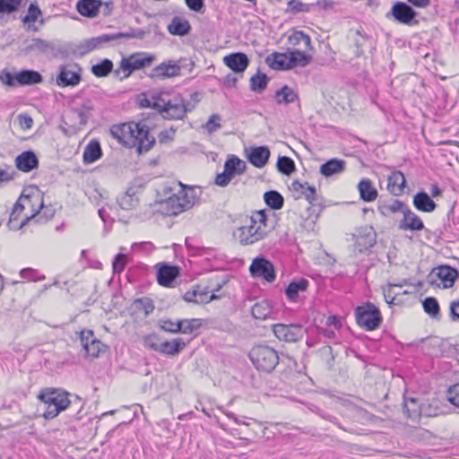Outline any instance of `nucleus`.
Masks as SVG:
<instances>
[{"mask_svg": "<svg viewBox=\"0 0 459 459\" xmlns=\"http://www.w3.org/2000/svg\"><path fill=\"white\" fill-rule=\"evenodd\" d=\"M272 230L266 213L264 211H256L236 230L234 237L241 245H252L263 240Z\"/></svg>", "mask_w": 459, "mask_h": 459, "instance_id": "1", "label": "nucleus"}, {"mask_svg": "<svg viewBox=\"0 0 459 459\" xmlns=\"http://www.w3.org/2000/svg\"><path fill=\"white\" fill-rule=\"evenodd\" d=\"M68 392L58 388H44L38 394V399L44 405L42 416L53 420L71 404Z\"/></svg>", "mask_w": 459, "mask_h": 459, "instance_id": "2", "label": "nucleus"}, {"mask_svg": "<svg viewBox=\"0 0 459 459\" xmlns=\"http://www.w3.org/2000/svg\"><path fill=\"white\" fill-rule=\"evenodd\" d=\"M119 130L122 134L121 139L136 147L140 153L150 151L155 143V138L149 134L147 127L140 123L123 124Z\"/></svg>", "mask_w": 459, "mask_h": 459, "instance_id": "3", "label": "nucleus"}, {"mask_svg": "<svg viewBox=\"0 0 459 459\" xmlns=\"http://www.w3.org/2000/svg\"><path fill=\"white\" fill-rule=\"evenodd\" d=\"M196 200L194 188L180 185L178 190L163 203V211L169 215H178L192 208Z\"/></svg>", "mask_w": 459, "mask_h": 459, "instance_id": "4", "label": "nucleus"}, {"mask_svg": "<svg viewBox=\"0 0 459 459\" xmlns=\"http://www.w3.org/2000/svg\"><path fill=\"white\" fill-rule=\"evenodd\" d=\"M266 64L274 70H290L294 67H305L308 65V56L299 52L287 50L284 53L274 52L265 59Z\"/></svg>", "mask_w": 459, "mask_h": 459, "instance_id": "5", "label": "nucleus"}, {"mask_svg": "<svg viewBox=\"0 0 459 459\" xmlns=\"http://www.w3.org/2000/svg\"><path fill=\"white\" fill-rule=\"evenodd\" d=\"M250 359L258 370L273 371L279 363V356L275 350L266 345L254 347L249 352Z\"/></svg>", "mask_w": 459, "mask_h": 459, "instance_id": "6", "label": "nucleus"}, {"mask_svg": "<svg viewBox=\"0 0 459 459\" xmlns=\"http://www.w3.org/2000/svg\"><path fill=\"white\" fill-rule=\"evenodd\" d=\"M17 203L24 212L23 221H29L35 219L43 208V196L38 189H28L22 194Z\"/></svg>", "mask_w": 459, "mask_h": 459, "instance_id": "7", "label": "nucleus"}, {"mask_svg": "<svg viewBox=\"0 0 459 459\" xmlns=\"http://www.w3.org/2000/svg\"><path fill=\"white\" fill-rule=\"evenodd\" d=\"M457 277V270L449 265H440L429 273L427 282L435 288L448 289L454 285Z\"/></svg>", "mask_w": 459, "mask_h": 459, "instance_id": "8", "label": "nucleus"}, {"mask_svg": "<svg viewBox=\"0 0 459 459\" xmlns=\"http://www.w3.org/2000/svg\"><path fill=\"white\" fill-rule=\"evenodd\" d=\"M287 50L306 54L308 56V64L312 61L315 50L307 34L301 30H290L287 33Z\"/></svg>", "mask_w": 459, "mask_h": 459, "instance_id": "9", "label": "nucleus"}, {"mask_svg": "<svg viewBox=\"0 0 459 459\" xmlns=\"http://www.w3.org/2000/svg\"><path fill=\"white\" fill-rule=\"evenodd\" d=\"M155 107L167 119H181L186 113L185 100L179 95L169 100L162 106L155 104Z\"/></svg>", "mask_w": 459, "mask_h": 459, "instance_id": "10", "label": "nucleus"}, {"mask_svg": "<svg viewBox=\"0 0 459 459\" xmlns=\"http://www.w3.org/2000/svg\"><path fill=\"white\" fill-rule=\"evenodd\" d=\"M153 59L152 56L145 53H136L123 58L120 62V69L125 73L124 78H127L134 71L151 65Z\"/></svg>", "mask_w": 459, "mask_h": 459, "instance_id": "11", "label": "nucleus"}, {"mask_svg": "<svg viewBox=\"0 0 459 459\" xmlns=\"http://www.w3.org/2000/svg\"><path fill=\"white\" fill-rule=\"evenodd\" d=\"M275 337L283 342H296L303 337V328L299 325L276 324L273 326Z\"/></svg>", "mask_w": 459, "mask_h": 459, "instance_id": "12", "label": "nucleus"}, {"mask_svg": "<svg viewBox=\"0 0 459 459\" xmlns=\"http://www.w3.org/2000/svg\"><path fill=\"white\" fill-rule=\"evenodd\" d=\"M250 273L255 277H262L271 282L275 279L273 264L264 257H256L250 265Z\"/></svg>", "mask_w": 459, "mask_h": 459, "instance_id": "13", "label": "nucleus"}, {"mask_svg": "<svg viewBox=\"0 0 459 459\" xmlns=\"http://www.w3.org/2000/svg\"><path fill=\"white\" fill-rule=\"evenodd\" d=\"M392 15L398 22L405 25L417 23L415 17L416 12L406 3L396 2L391 9Z\"/></svg>", "mask_w": 459, "mask_h": 459, "instance_id": "14", "label": "nucleus"}, {"mask_svg": "<svg viewBox=\"0 0 459 459\" xmlns=\"http://www.w3.org/2000/svg\"><path fill=\"white\" fill-rule=\"evenodd\" d=\"M81 81L80 68L76 65H69L60 67L56 77V83L61 87L75 86Z\"/></svg>", "mask_w": 459, "mask_h": 459, "instance_id": "15", "label": "nucleus"}, {"mask_svg": "<svg viewBox=\"0 0 459 459\" xmlns=\"http://www.w3.org/2000/svg\"><path fill=\"white\" fill-rule=\"evenodd\" d=\"M103 5L107 8L108 11L106 14H108L112 3H103L100 0H79L76 4V9L78 13L84 17L95 18L98 16L100 9Z\"/></svg>", "mask_w": 459, "mask_h": 459, "instance_id": "16", "label": "nucleus"}, {"mask_svg": "<svg viewBox=\"0 0 459 459\" xmlns=\"http://www.w3.org/2000/svg\"><path fill=\"white\" fill-rule=\"evenodd\" d=\"M157 281L163 287H171L173 281L179 275V267L166 263H159L155 265Z\"/></svg>", "mask_w": 459, "mask_h": 459, "instance_id": "17", "label": "nucleus"}, {"mask_svg": "<svg viewBox=\"0 0 459 459\" xmlns=\"http://www.w3.org/2000/svg\"><path fill=\"white\" fill-rule=\"evenodd\" d=\"M289 188L296 200L305 198L310 204L316 200V188L307 182L294 180Z\"/></svg>", "mask_w": 459, "mask_h": 459, "instance_id": "18", "label": "nucleus"}, {"mask_svg": "<svg viewBox=\"0 0 459 459\" xmlns=\"http://www.w3.org/2000/svg\"><path fill=\"white\" fill-rule=\"evenodd\" d=\"M179 63V61H169L161 63L152 69L151 76L157 79H166L178 76L182 68Z\"/></svg>", "mask_w": 459, "mask_h": 459, "instance_id": "19", "label": "nucleus"}, {"mask_svg": "<svg viewBox=\"0 0 459 459\" xmlns=\"http://www.w3.org/2000/svg\"><path fill=\"white\" fill-rule=\"evenodd\" d=\"M148 345L160 353L174 356L178 354L185 347L186 342L180 339H173L172 341H165L159 343L148 342Z\"/></svg>", "mask_w": 459, "mask_h": 459, "instance_id": "20", "label": "nucleus"}, {"mask_svg": "<svg viewBox=\"0 0 459 459\" xmlns=\"http://www.w3.org/2000/svg\"><path fill=\"white\" fill-rule=\"evenodd\" d=\"M402 213L403 217L399 221V230L418 231L424 229V224L421 219L416 213L411 211L407 205Z\"/></svg>", "mask_w": 459, "mask_h": 459, "instance_id": "21", "label": "nucleus"}, {"mask_svg": "<svg viewBox=\"0 0 459 459\" xmlns=\"http://www.w3.org/2000/svg\"><path fill=\"white\" fill-rule=\"evenodd\" d=\"M247 152L248 161L255 168H264L270 158V150L266 146L250 147Z\"/></svg>", "mask_w": 459, "mask_h": 459, "instance_id": "22", "label": "nucleus"}, {"mask_svg": "<svg viewBox=\"0 0 459 459\" xmlns=\"http://www.w3.org/2000/svg\"><path fill=\"white\" fill-rule=\"evenodd\" d=\"M217 297L211 294L207 288L202 286H195L192 290L186 291L184 295V299L186 302L195 304H205L215 299Z\"/></svg>", "mask_w": 459, "mask_h": 459, "instance_id": "23", "label": "nucleus"}, {"mask_svg": "<svg viewBox=\"0 0 459 459\" xmlns=\"http://www.w3.org/2000/svg\"><path fill=\"white\" fill-rule=\"evenodd\" d=\"M354 246L360 253L368 250L373 246L371 226H365L357 230L356 234H354Z\"/></svg>", "mask_w": 459, "mask_h": 459, "instance_id": "24", "label": "nucleus"}, {"mask_svg": "<svg viewBox=\"0 0 459 459\" xmlns=\"http://www.w3.org/2000/svg\"><path fill=\"white\" fill-rule=\"evenodd\" d=\"M223 63L235 73H243L248 66L249 59L244 53H233L224 56Z\"/></svg>", "mask_w": 459, "mask_h": 459, "instance_id": "25", "label": "nucleus"}, {"mask_svg": "<svg viewBox=\"0 0 459 459\" xmlns=\"http://www.w3.org/2000/svg\"><path fill=\"white\" fill-rule=\"evenodd\" d=\"M356 320L360 327L368 331L373 330V305L367 303L356 308Z\"/></svg>", "mask_w": 459, "mask_h": 459, "instance_id": "26", "label": "nucleus"}, {"mask_svg": "<svg viewBox=\"0 0 459 459\" xmlns=\"http://www.w3.org/2000/svg\"><path fill=\"white\" fill-rule=\"evenodd\" d=\"M406 179L401 171H393L388 176L387 189L394 196H400L404 191Z\"/></svg>", "mask_w": 459, "mask_h": 459, "instance_id": "27", "label": "nucleus"}, {"mask_svg": "<svg viewBox=\"0 0 459 459\" xmlns=\"http://www.w3.org/2000/svg\"><path fill=\"white\" fill-rule=\"evenodd\" d=\"M406 204L398 199H389L387 201H379L377 204L378 212L385 217L391 216L397 212H403Z\"/></svg>", "mask_w": 459, "mask_h": 459, "instance_id": "28", "label": "nucleus"}, {"mask_svg": "<svg viewBox=\"0 0 459 459\" xmlns=\"http://www.w3.org/2000/svg\"><path fill=\"white\" fill-rule=\"evenodd\" d=\"M18 169L29 172L38 166V159L32 152H24L15 159Z\"/></svg>", "mask_w": 459, "mask_h": 459, "instance_id": "29", "label": "nucleus"}, {"mask_svg": "<svg viewBox=\"0 0 459 459\" xmlns=\"http://www.w3.org/2000/svg\"><path fill=\"white\" fill-rule=\"evenodd\" d=\"M252 315L259 320L274 319V311L267 300L256 302L252 307Z\"/></svg>", "mask_w": 459, "mask_h": 459, "instance_id": "30", "label": "nucleus"}, {"mask_svg": "<svg viewBox=\"0 0 459 459\" xmlns=\"http://www.w3.org/2000/svg\"><path fill=\"white\" fill-rule=\"evenodd\" d=\"M414 207L424 212H431L436 209V203L425 192H419L413 196Z\"/></svg>", "mask_w": 459, "mask_h": 459, "instance_id": "31", "label": "nucleus"}, {"mask_svg": "<svg viewBox=\"0 0 459 459\" xmlns=\"http://www.w3.org/2000/svg\"><path fill=\"white\" fill-rule=\"evenodd\" d=\"M345 161L338 159H332L320 166V173L326 177H332L343 172Z\"/></svg>", "mask_w": 459, "mask_h": 459, "instance_id": "32", "label": "nucleus"}, {"mask_svg": "<svg viewBox=\"0 0 459 459\" xmlns=\"http://www.w3.org/2000/svg\"><path fill=\"white\" fill-rule=\"evenodd\" d=\"M191 30L190 22L181 17H174L168 25V31L172 35L185 36Z\"/></svg>", "mask_w": 459, "mask_h": 459, "instance_id": "33", "label": "nucleus"}, {"mask_svg": "<svg viewBox=\"0 0 459 459\" xmlns=\"http://www.w3.org/2000/svg\"><path fill=\"white\" fill-rule=\"evenodd\" d=\"M15 79L20 85H31L42 82L41 74L33 70H22L15 74Z\"/></svg>", "mask_w": 459, "mask_h": 459, "instance_id": "34", "label": "nucleus"}, {"mask_svg": "<svg viewBox=\"0 0 459 459\" xmlns=\"http://www.w3.org/2000/svg\"><path fill=\"white\" fill-rule=\"evenodd\" d=\"M247 165L244 160L238 157H232L226 160L224 163V169L234 178L236 175H240L245 172Z\"/></svg>", "mask_w": 459, "mask_h": 459, "instance_id": "35", "label": "nucleus"}, {"mask_svg": "<svg viewBox=\"0 0 459 459\" xmlns=\"http://www.w3.org/2000/svg\"><path fill=\"white\" fill-rule=\"evenodd\" d=\"M23 216L24 212H22L21 206H19L18 203H16L10 215V219L8 221L9 228L13 230H18L22 229L28 222L23 221Z\"/></svg>", "mask_w": 459, "mask_h": 459, "instance_id": "36", "label": "nucleus"}, {"mask_svg": "<svg viewBox=\"0 0 459 459\" xmlns=\"http://www.w3.org/2000/svg\"><path fill=\"white\" fill-rule=\"evenodd\" d=\"M101 156V148L97 141H91L83 152V161L93 163Z\"/></svg>", "mask_w": 459, "mask_h": 459, "instance_id": "37", "label": "nucleus"}, {"mask_svg": "<svg viewBox=\"0 0 459 459\" xmlns=\"http://www.w3.org/2000/svg\"><path fill=\"white\" fill-rule=\"evenodd\" d=\"M307 288V281L304 279H301L298 281H292L287 287L285 292L288 299L291 301H295L299 296V292H303Z\"/></svg>", "mask_w": 459, "mask_h": 459, "instance_id": "38", "label": "nucleus"}, {"mask_svg": "<svg viewBox=\"0 0 459 459\" xmlns=\"http://www.w3.org/2000/svg\"><path fill=\"white\" fill-rule=\"evenodd\" d=\"M117 202L123 210L131 211L138 206L139 200L135 195L126 192L118 198Z\"/></svg>", "mask_w": 459, "mask_h": 459, "instance_id": "39", "label": "nucleus"}, {"mask_svg": "<svg viewBox=\"0 0 459 459\" xmlns=\"http://www.w3.org/2000/svg\"><path fill=\"white\" fill-rule=\"evenodd\" d=\"M275 97L279 104H289L294 102L297 99V95L294 91L286 85L276 92Z\"/></svg>", "mask_w": 459, "mask_h": 459, "instance_id": "40", "label": "nucleus"}, {"mask_svg": "<svg viewBox=\"0 0 459 459\" xmlns=\"http://www.w3.org/2000/svg\"><path fill=\"white\" fill-rule=\"evenodd\" d=\"M403 411L409 418H416L420 414L419 402L415 398H405L403 402Z\"/></svg>", "mask_w": 459, "mask_h": 459, "instance_id": "41", "label": "nucleus"}, {"mask_svg": "<svg viewBox=\"0 0 459 459\" xmlns=\"http://www.w3.org/2000/svg\"><path fill=\"white\" fill-rule=\"evenodd\" d=\"M27 2L28 0H0V13H12Z\"/></svg>", "mask_w": 459, "mask_h": 459, "instance_id": "42", "label": "nucleus"}, {"mask_svg": "<svg viewBox=\"0 0 459 459\" xmlns=\"http://www.w3.org/2000/svg\"><path fill=\"white\" fill-rule=\"evenodd\" d=\"M268 77L264 74L257 73L250 79V88L253 91L262 92L267 86Z\"/></svg>", "mask_w": 459, "mask_h": 459, "instance_id": "43", "label": "nucleus"}, {"mask_svg": "<svg viewBox=\"0 0 459 459\" xmlns=\"http://www.w3.org/2000/svg\"><path fill=\"white\" fill-rule=\"evenodd\" d=\"M424 311L431 317L437 318L439 316V305L435 298L428 297L422 301Z\"/></svg>", "mask_w": 459, "mask_h": 459, "instance_id": "44", "label": "nucleus"}, {"mask_svg": "<svg viewBox=\"0 0 459 459\" xmlns=\"http://www.w3.org/2000/svg\"><path fill=\"white\" fill-rule=\"evenodd\" d=\"M264 202L273 209H280L283 205V197L276 191L266 192L264 195Z\"/></svg>", "mask_w": 459, "mask_h": 459, "instance_id": "45", "label": "nucleus"}, {"mask_svg": "<svg viewBox=\"0 0 459 459\" xmlns=\"http://www.w3.org/2000/svg\"><path fill=\"white\" fill-rule=\"evenodd\" d=\"M311 5L301 2V0H290L288 2L286 13L296 14L299 13H308Z\"/></svg>", "mask_w": 459, "mask_h": 459, "instance_id": "46", "label": "nucleus"}, {"mask_svg": "<svg viewBox=\"0 0 459 459\" xmlns=\"http://www.w3.org/2000/svg\"><path fill=\"white\" fill-rule=\"evenodd\" d=\"M112 68V62L108 59H104L100 63L92 65L91 72L98 77H104L111 72Z\"/></svg>", "mask_w": 459, "mask_h": 459, "instance_id": "47", "label": "nucleus"}, {"mask_svg": "<svg viewBox=\"0 0 459 459\" xmlns=\"http://www.w3.org/2000/svg\"><path fill=\"white\" fill-rule=\"evenodd\" d=\"M179 325L181 328L180 333L184 334H190L202 325V322L197 318L183 319L179 320Z\"/></svg>", "mask_w": 459, "mask_h": 459, "instance_id": "48", "label": "nucleus"}, {"mask_svg": "<svg viewBox=\"0 0 459 459\" xmlns=\"http://www.w3.org/2000/svg\"><path fill=\"white\" fill-rule=\"evenodd\" d=\"M277 169L282 174L290 175L295 170V164L290 158L281 156L277 160Z\"/></svg>", "mask_w": 459, "mask_h": 459, "instance_id": "49", "label": "nucleus"}, {"mask_svg": "<svg viewBox=\"0 0 459 459\" xmlns=\"http://www.w3.org/2000/svg\"><path fill=\"white\" fill-rule=\"evenodd\" d=\"M361 199L367 202L373 200V188L369 179H362L358 186Z\"/></svg>", "mask_w": 459, "mask_h": 459, "instance_id": "50", "label": "nucleus"}, {"mask_svg": "<svg viewBox=\"0 0 459 459\" xmlns=\"http://www.w3.org/2000/svg\"><path fill=\"white\" fill-rule=\"evenodd\" d=\"M203 127L209 134L216 132L221 127V117L219 114H212Z\"/></svg>", "mask_w": 459, "mask_h": 459, "instance_id": "51", "label": "nucleus"}, {"mask_svg": "<svg viewBox=\"0 0 459 459\" xmlns=\"http://www.w3.org/2000/svg\"><path fill=\"white\" fill-rule=\"evenodd\" d=\"M159 325L163 331L171 333H178L181 331L179 320L173 321L169 318L160 319L159 322Z\"/></svg>", "mask_w": 459, "mask_h": 459, "instance_id": "52", "label": "nucleus"}, {"mask_svg": "<svg viewBox=\"0 0 459 459\" xmlns=\"http://www.w3.org/2000/svg\"><path fill=\"white\" fill-rule=\"evenodd\" d=\"M106 346L100 341H91V343L84 350L85 354L91 358H97L105 351Z\"/></svg>", "mask_w": 459, "mask_h": 459, "instance_id": "53", "label": "nucleus"}, {"mask_svg": "<svg viewBox=\"0 0 459 459\" xmlns=\"http://www.w3.org/2000/svg\"><path fill=\"white\" fill-rule=\"evenodd\" d=\"M42 12L38 6L37 4H30L28 8V14L22 19L24 23L35 22L39 16H41Z\"/></svg>", "mask_w": 459, "mask_h": 459, "instance_id": "54", "label": "nucleus"}, {"mask_svg": "<svg viewBox=\"0 0 459 459\" xmlns=\"http://www.w3.org/2000/svg\"><path fill=\"white\" fill-rule=\"evenodd\" d=\"M134 306L136 310L143 311L145 316L150 315L154 309L152 301L147 299H141L135 300Z\"/></svg>", "mask_w": 459, "mask_h": 459, "instance_id": "55", "label": "nucleus"}, {"mask_svg": "<svg viewBox=\"0 0 459 459\" xmlns=\"http://www.w3.org/2000/svg\"><path fill=\"white\" fill-rule=\"evenodd\" d=\"M129 259L127 257L126 255L125 254H118L114 261H113V271L114 273H121L122 271H124L126 264L128 263Z\"/></svg>", "mask_w": 459, "mask_h": 459, "instance_id": "56", "label": "nucleus"}, {"mask_svg": "<svg viewBox=\"0 0 459 459\" xmlns=\"http://www.w3.org/2000/svg\"><path fill=\"white\" fill-rule=\"evenodd\" d=\"M187 8L196 13L203 14L205 12L204 0H185Z\"/></svg>", "mask_w": 459, "mask_h": 459, "instance_id": "57", "label": "nucleus"}, {"mask_svg": "<svg viewBox=\"0 0 459 459\" xmlns=\"http://www.w3.org/2000/svg\"><path fill=\"white\" fill-rule=\"evenodd\" d=\"M55 211L52 207H48L43 204V208L39 210L38 215H36V221L38 222H46L49 219L53 218Z\"/></svg>", "mask_w": 459, "mask_h": 459, "instance_id": "58", "label": "nucleus"}, {"mask_svg": "<svg viewBox=\"0 0 459 459\" xmlns=\"http://www.w3.org/2000/svg\"><path fill=\"white\" fill-rule=\"evenodd\" d=\"M446 397L453 405L459 408V383L449 387Z\"/></svg>", "mask_w": 459, "mask_h": 459, "instance_id": "59", "label": "nucleus"}, {"mask_svg": "<svg viewBox=\"0 0 459 459\" xmlns=\"http://www.w3.org/2000/svg\"><path fill=\"white\" fill-rule=\"evenodd\" d=\"M0 82L5 86L13 87L16 83L15 75L7 70H3L0 72Z\"/></svg>", "mask_w": 459, "mask_h": 459, "instance_id": "60", "label": "nucleus"}, {"mask_svg": "<svg viewBox=\"0 0 459 459\" xmlns=\"http://www.w3.org/2000/svg\"><path fill=\"white\" fill-rule=\"evenodd\" d=\"M96 340L97 338L94 336L91 330H83L81 332V344L84 350L91 343V341Z\"/></svg>", "mask_w": 459, "mask_h": 459, "instance_id": "61", "label": "nucleus"}, {"mask_svg": "<svg viewBox=\"0 0 459 459\" xmlns=\"http://www.w3.org/2000/svg\"><path fill=\"white\" fill-rule=\"evenodd\" d=\"M17 120H18L20 127L22 130H29L32 127L33 119L30 116H29L27 114L18 115Z\"/></svg>", "mask_w": 459, "mask_h": 459, "instance_id": "62", "label": "nucleus"}, {"mask_svg": "<svg viewBox=\"0 0 459 459\" xmlns=\"http://www.w3.org/2000/svg\"><path fill=\"white\" fill-rule=\"evenodd\" d=\"M13 178V170L9 167L0 166V186L11 181Z\"/></svg>", "mask_w": 459, "mask_h": 459, "instance_id": "63", "label": "nucleus"}, {"mask_svg": "<svg viewBox=\"0 0 459 459\" xmlns=\"http://www.w3.org/2000/svg\"><path fill=\"white\" fill-rule=\"evenodd\" d=\"M233 178L224 169L222 173L218 174L215 178V184L219 186H226Z\"/></svg>", "mask_w": 459, "mask_h": 459, "instance_id": "64", "label": "nucleus"}]
</instances>
